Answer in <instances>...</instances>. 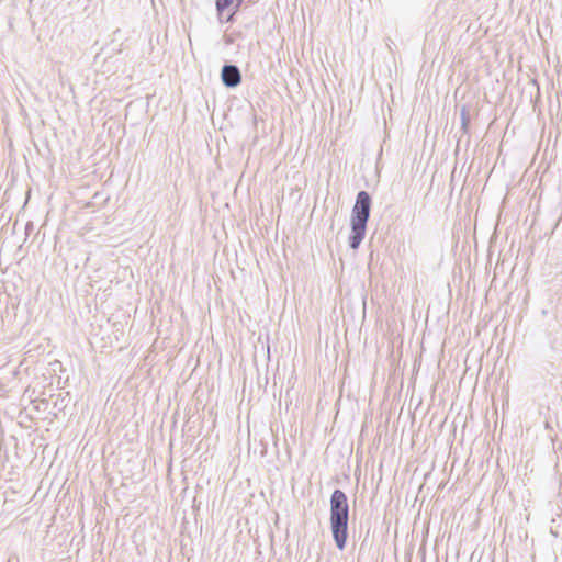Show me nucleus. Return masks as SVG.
Returning <instances> with one entry per match:
<instances>
[{
    "mask_svg": "<svg viewBox=\"0 0 562 562\" xmlns=\"http://www.w3.org/2000/svg\"><path fill=\"white\" fill-rule=\"evenodd\" d=\"M234 0H216V9L220 15L223 14L224 10L227 9Z\"/></svg>",
    "mask_w": 562,
    "mask_h": 562,
    "instance_id": "4",
    "label": "nucleus"
},
{
    "mask_svg": "<svg viewBox=\"0 0 562 562\" xmlns=\"http://www.w3.org/2000/svg\"><path fill=\"white\" fill-rule=\"evenodd\" d=\"M222 79L228 87H235L240 82V74L235 66H224L222 70Z\"/></svg>",
    "mask_w": 562,
    "mask_h": 562,
    "instance_id": "3",
    "label": "nucleus"
},
{
    "mask_svg": "<svg viewBox=\"0 0 562 562\" xmlns=\"http://www.w3.org/2000/svg\"><path fill=\"white\" fill-rule=\"evenodd\" d=\"M33 145H34V147L36 148V150H37L38 153H42V148L37 145V143H36V142H33Z\"/></svg>",
    "mask_w": 562,
    "mask_h": 562,
    "instance_id": "6",
    "label": "nucleus"
},
{
    "mask_svg": "<svg viewBox=\"0 0 562 562\" xmlns=\"http://www.w3.org/2000/svg\"><path fill=\"white\" fill-rule=\"evenodd\" d=\"M93 198L94 199H101V194L99 192H97Z\"/></svg>",
    "mask_w": 562,
    "mask_h": 562,
    "instance_id": "7",
    "label": "nucleus"
},
{
    "mask_svg": "<svg viewBox=\"0 0 562 562\" xmlns=\"http://www.w3.org/2000/svg\"><path fill=\"white\" fill-rule=\"evenodd\" d=\"M541 314H542L543 316H546V315L548 314V311H547V310H542V311H541Z\"/></svg>",
    "mask_w": 562,
    "mask_h": 562,
    "instance_id": "9",
    "label": "nucleus"
},
{
    "mask_svg": "<svg viewBox=\"0 0 562 562\" xmlns=\"http://www.w3.org/2000/svg\"><path fill=\"white\" fill-rule=\"evenodd\" d=\"M349 503L347 494L335 488L329 497V527L337 549L342 551L348 540Z\"/></svg>",
    "mask_w": 562,
    "mask_h": 562,
    "instance_id": "1",
    "label": "nucleus"
},
{
    "mask_svg": "<svg viewBox=\"0 0 562 562\" xmlns=\"http://www.w3.org/2000/svg\"><path fill=\"white\" fill-rule=\"evenodd\" d=\"M48 144H49V143H46V142L41 143V145H42L43 149H45V150H48V151H49Z\"/></svg>",
    "mask_w": 562,
    "mask_h": 562,
    "instance_id": "5",
    "label": "nucleus"
},
{
    "mask_svg": "<svg viewBox=\"0 0 562 562\" xmlns=\"http://www.w3.org/2000/svg\"><path fill=\"white\" fill-rule=\"evenodd\" d=\"M93 198L94 199H101V194L99 192H97Z\"/></svg>",
    "mask_w": 562,
    "mask_h": 562,
    "instance_id": "8",
    "label": "nucleus"
},
{
    "mask_svg": "<svg viewBox=\"0 0 562 562\" xmlns=\"http://www.w3.org/2000/svg\"><path fill=\"white\" fill-rule=\"evenodd\" d=\"M371 206L372 198L370 193L364 190L359 191L356 195V201L351 211V232L348 237V246L352 250L358 249L364 239Z\"/></svg>",
    "mask_w": 562,
    "mask_h": 562,
    "instance_id": "2",
    "label": "nucleus"
}]
</instances>
